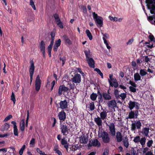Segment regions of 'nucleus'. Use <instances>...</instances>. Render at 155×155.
Wrapping results in <instances>:
<instances>
[{"mask_svg":"<svg viewBox=\"0 0 155 155\" xmlns=\"http://www.w3.org/2000/svg\"><path fill=\"white\" fill-rule=\"evenodd\" d=\"M29 110H27V118L26 120V123H28L29 117Z\"/></svg>","mask_w":155,"mask_h":155,"instance_id":"nucleus-59","label":"nucleus"},{"mask_svg":"<svg viewBox=\"0 0 155 155\" xmlns=\"http://www.w3.org/2000/svg\"><path fill=\"white\" fill-rule=\"evenodd\" d=\"M101 133L99 132L98 136L99 138H102L103 142L105 143H109L110 141V138L108 133L105 131L103 132L101 130Z\"/></svg>","mask_w":155,"mask_h":155,"instance_id":"nucleus-1","label":"nucleus"},{"mask_svg":"<svg viewBox=\"0 0 155 155\" xmlns=\"http://www.w3.org/2000/svg\"><path fill=\"white\" fill-rule=\"evenodd\" d=\"M97 94L99 95L98 97V101L99 103H101L103 101L102 93L101 94L100 91L98 89L97 91Z\"/></svg>","mask_w":155,"mask_h":155,"instance_id":"nucleus-29","label":"nucleus"},{"mask_svg":"<svg viewBox=\"0 0 155 155\" xmlns=\"http://www.w3.org/2000/svg\"><path fill=\"white\" fill-rule=\"evenodd\" d=\"M4 125L5 129L7 130H8L9 127V124L7 123H5Z\"/></svg>","mask_w":155,"mask_h":155,"instance_id":"nucleus-64","label":"nucleus"},{"mask_svg":"<svg viewBox=\"0 0 155 155\" xmlns=\"http://www.w3.org/2000/svg\"><path fill=\"white\" fill-rule=\"evenodd\" d=\"M147 73L146 69H141L140 71V74L143 77L147 74Z\"/></svg>","mask_w":155,"mask_h":155,"instance_id":"nucleus-36","label":"nucleus"},{"mask_svg":"<svg viewBox=\"0 0 155 155\" xmlns=\"http://www.w3.org/2000/svg\"><path fill=\"white\" fill-rule=\"evenodd\" d=\"M35 66L34 63L32 61L30 67L29 68V74L30 76V79L31 84V83L33 79V75L34 74L35 70Z\"/></svg>","mask_w":155,"mask_h":155,"instance_id":"nucleus-12","label":"nucleus"},{"mask_svg":"<svg viewBox=\"0 0 155 155\" xmlns=\"http://www.w3.org/2000/svg\"><path fill=\"white\" fill-rule=\"evenodd\" d=\"M58 116L60 120V122L62 123L66 118V114L64 110H61L58 114Z\"/></svg>","mask_w":155,"mask_h":155,"instance_id":"nucleus-8","label":"nucleus"},{"mask_svg":"<svg viewBox=\"0 0 155 155\" xmlns=\"http://www.w3.org/2000/svg\"><path fill=\"white\" fill-rule=\"evenodd\" d=\"M86 61H87L88 64L90 68H94L95 62L92 58H90L87 59H86Z\"/></svg>","mask_w":155,"mask_h":155,"instance_id":"nucleus-20","label":"nucleus"},{"mask_svg":"<svg viewBox=\"0 0 155 155\" xmlns=\"http://www.w3.org/2000/svg\"><path fill=\"white\" fill-rule=\"evenodd\" d=\"M30 5L32 7L34 10H35L36 9L35 5L34 4V2L33 0H30Z\"/></svg>","mask_w":155,"mask_h":155,"instance_id":"nucleus-43","label":"nucleus"},{"mask_svg":"<svg viewBox=\"0 0 155 155\" xmlns=\"http://www.w3.org/2000/svg\"><path fill=\"white\" fill-rule=\"evenodd\" d=\"M128 139L127 137H126L123 141L124 145L126 148H128L129 146Z\"/></svg>","mask_w":155,"mask_h":155,"instance_id":"nucleus-37","label":"nucleus"},{"mask_svg":"<svg viewBox=\"0 0 155 155\" xmlns=\"http://www.w3.org/2000/svg\"><path fill=\"white\" fill-rule=\"evenodd\" d=\"M56 23L57 25L61 28L62 29L63 28V23L61 21V20H59V21L56 22Z\"/></svg>","mask_w":155,"mask_h":155,"instance_id":"nucleus-39","label":"nucleus"},{"mask_svg":"<svg viewBox=\"0 0 155 155\" xmlns=\"http://www.w3.org/2000/svg\"><path fill=\"white\" fill-rule=\"evenodd\" d=\"M128 107L130 110H131L134 109V107L138 110L140 109V104L134 101H130L128 103Z\"/></svg>","mask_w":155,"mask_h":155,"instance_id":"nucleus-6","label":"nucleus"},{"mask_svg":"<svg viewBox=\"0 0 155 155\" xmlns=\"http://www.w3.org/2000/svg\"><path fill=\"white\" fill-rule=\"evenodd\" d=\"M99 117H95L94 118V120L97 125L99 126L102 125V120Z\"/></svg>","mask_w":155,"mask_h":155,"instance_id":"nucleus-24","label":"nucleus"},{"mask_svg":"<svg viewBox=\"0 0 155 155\" xmlns=\"http://www.w3.org/2000/svg\"><path fill=\"white\" fill-rule=\"evenodd\" d=\"M82 9L84 13H87V9L86 6H83L82 7Z\"/></svg>","mask_w":155,"mask_h":155,"instance_id":"nucleus-62","label":"nucleus"},{"mask_svg":"<svg viewBox=\"0 0 155 155\" xmlns=\"http://www.w3.org/2000/svg\"><path fill=\"white\" fill-rule=\"evenodd\" d=\"M149 38L150 40L145 43L147 44L146 46L148 48H151L155 46V38L152 34L149 35Z\"/></svg>","mask_w":155,"mask_h":155,"instance_id":"nucleus-4","label":"nucleus"},{"mask_svg":"<svg viewBox=\"0 0 155 155\" xmlns=\"http://www.w3.org/2000/svg\"><path fill=\"white\" fill-rule=\"evenodd\" d=\"M51 119H53L54 121H53V123L52 124V127H54L55 124L57 123V120H56V119L54 117H52Z\"/></svg>","mask_w":155,"mask_h":155,"instance_id":"nucleus-58","label":"nucleus"},{"mask_svg":"<svg viewBox=\"0 0 155 155\" xmlns=\"http://www.w3.org/2000/svg\"><path fill=\"white\" fill-rule=\"evenodd\" d=\"M25 145H24L21 148L19 151V153L20 155H22L23 154V151L25 149Z\"/></svg>","mask_w":155,"mask_h":155,"instance_id":"nucleus-47","label":"nucleus"},{"mask_svg":"<svg viewBox=\"0 0 155 155\" xmlns=\"http://www.w3.org/2000/svg\"><path fill=\"white\" fill-rule=\"evenodd\" d=\"M55 81L54 80L52 82V83H51V91H52L53 90V87L55 84Z\"/></svg>","mask_w":155,"mask_h":155,"instance_id":"nucleus-60","label":"nucleus"},{"mask_svg":"<svg viewBox=\"0 0 155 155\" xmlns=\"http://www.w3.org/2000/svg\"><path fill=\"white\" fill-rule=\"evenodd\" d=\"M59 104L60 106V108L62 110L66 109L68 108V102L66 100L61 101Z\"/></svg>","mask_w":155,"mask_h":155,"instance_id":"nucleus-15","label":"nucleus"},{"mask_svg":"<svg viewBox=\"0 0 155 155\" xmlns=\"http://www.w3.org/2000/svg\"><path fill=\"white\" fill-rule=\"evenodd\" d=\"M69 90L68 87L65 86L64 85H61L59 87L58 90V94L59 96L61 95L63 93H65Z\"/></svg>","mask_w":155,"mask_h":155,"instance_id":"nucleus-13","label":"nucleus"},{"mask_svg":"<svg viewBox=\"0 0 155 155\" xmlns=\"http://www.w3.org/2000/svg\"><path fill=\"white\" fill-rule=\"evenodd\" d=\"M89 108L91 110H93L95 108V105L94 102H91L90 103Z\"/></svg>","mask_w":155,"mask_h":155,"instance_id":"nucleus-46","label":"nucleus"},{"mask_svg":"<svg viewBox=\"0 0 155 155\" xmlns=\"http://www.w3.org/2000/svg\"><path fill=\"white\" fill-rule=\"evenodd\" d=\"M93 16L97 26L100 27H102L103 24V18L100 16H98L95 12L93 13Z\"/></svg>","mask_w":155,"mask_h":155,"instance_id":"nucleus-2","label":"nucleus"},{"mask_svg":"<svg viewBox=\"0 0 155 155\" xmlns=\"http://www.w3.org/2000/svg\"><path fill=\"white\" fill-rule=\"evenodd\" d=\"M60 60L62 62V66H63L65 64V61L66 60V58L64 57L62 58H60Z\"/></svg>","mask_w":155,"mask_h":155,"instance_id":"nucleus-49","label":"nucleus"},{"mask_svg":"<svg viewBox=\"0 0 155 155\" xmlns=\"http://www.w3.org/2000/svg\"><path fill=\"white\" fill-rule=\"evenodd\" d=\"M138 112V110H131L129 112L128 116L127 119H137L139 115Z\"/></svg>","mask_w":155,"mask_h":155,"instance_id":"nucleus-7","label":"nucleus"},{"mask_svg":"<svg viewBox=\"0 0 155 155\" xmlns=\"http://www.w3.org/2000/svg\"><path fill=\"white\" fill-rule=\"evenodd\" d=\"M41 81L40 80L39 76L38 75L36 78L35 82V90L37 91H38L41 88Z\"/></svg>","mask_w":155,"mask_h":155,"instance_id":"nucleus-10","label":"nucleus"},{"mask_svg":"<svg viewBox=\"0 0 155 155\" xmlns=\"http://www.w3.org/2000/svg\"><path fill=\"white\" fill-rule=\"evenodd\" d=\"M12 117V115H9L6 117L4 120V122L7 121L9 120Z\"/></svg>","mask_w":155,"mask_h":155,"instance_id":"nucleus-50","label":"nucleus"},{"mask_svg":"<svg viewBox=\"0 0 155 155\" xmlns=\"http://www.w3.org/2000/svg\"><path fill=\"white\" fill-rule=\"evenodd\" d=\"M149 127H143V128L142 131L141 132L142 134L146 137L148 136L149 133Z\"/></svg>","mask_w":155,"mask_h":155,"instance_id":"nucleus-25","label":"nucleus"},{"mask_svg":"<svg viewBox=\"0 0 155 155\" xmlns=\"http://www.w3.org/2000/svg\"><path fill=\"white\" fill-rule=\"evenodd\" d=\"M81 139L80 140V141L81 143L84 144H86L88 141L87 137H86L85 136L81 137Z\"/></svg>","mask_w":155,"mask_h":155,"instance_id":"nucleus-30","label":"nucleus"},{"mask_svg":"<svg viewBox=\"0 0 155 155\" xmlns=\"http://www.w3.org/2000/svg\"><path fill=\"white\" fill-rule=\"evenodd\" d=\"M37 151L41 155H45V154L44 152H43L40 149L37 148L36 149Z\"/></svg>","mask_w":155,"mask_h":155,"instance_id":"nucleus-52","label":"nucleus"},{"mask_svg":"<svg viewBox=\"0 0 155 155\" xmlns=\"http://www.w3.org/2000/svg\"><path fill=\"white\" fill-rule=\"evenodd\" d=\"M12 124L13 125V133L14 134L15 136H18V130L17 127V124L15 121H12Z\"/></svg>","mask_w":155,"mask_h":155,"instance_id":"nucleus-17","label":"nucleus"},{"mask_svg":"<svg viewBox=\"0 0 155 155\" xmlns=\"http://www.w3.org/2000/svg\"><path fill=\"white\" fill-rule=\"evenodd\" d=\"M147 8L150 10L151 14L155 15V5L153 4V2L151 0H146Z\"/></svg>","mask_w":155,"mask_h":155,"instance_id":"nucleus-3","label":"nucleus"},{"mask_svg":"<svg viewBox=\"0 0 155 155\" xmlns=\"http://www.w3.org/2000/svg\"><path fill=\"white\" fill-rule=\"evenodd\" d=\"M102 96L103 98L105 100H110L112 98L111 96L106 92H103L102 93Z\"/></svg>","mask_w":155,"mask_h":155,"instance_id":"nucleus-23","label":"nucleus"},{"mask_svg":"<svg viewBox=\"0 0 155 155\" xmlns=\"http://www.w3.org/2000/svg\"><path fill=\"white\" fill-rule=\"evenodd\" d=\"M138 73H136L134 74V79L135 81H137L141 80V76Z\"/></svg>","mask_w":155,"mask_h":155,"instance_id":"nucleus-32","label":"nucleus"},{"mask_svg":"<svg viewBox=\"0 0 155 155\" xmlns=\"http://www.w3.org/2000/svg\"><path fill=\"white\" fill-rule=\"evenodd\" d=\"M61 44V40L60 39H58L57 41H56L53 49L54 51H57L58 48L60 45Z\"/></svg>","mask_w":155,"mask_h":155,"instance_id":"nucleus-21","label":"nucleus"},{"mask_svg":"<svg viewBox=\"0 0 155 155\" xmlns=\"http://www.w3.org/2000/svg\"><path fill=\"white\" fill-rule=\"evenodd\" d=\"M134 87L132 86H130L129 87L130 91L131 92L135 93L136 92V89Z\"/></svg>","mask_w":155,"mask_h":155,"instance_id":"nucleus-51","label":"nucleus"},{"mask_svg":"<svg viewBox=\"0 0 155 155\" xmlns=\"http://www.w3.org/2000/svg\"><path fill=\"white\" fill-rule=\"evenodd\" d=\"M109 83L110 86L112 87L114 86L115 88H116L118 86V84L117 82L113 81V83L112 81L110 80H109Z\"/></svg>","mask_w":155,"mask_h":155,"instance_id":"nucleus-33","label":"nucleus"},{"mask_svg":"<svg viewBox=\"0 0 155 155\" xmlns=\"http://www.w3.org/2000/svg\"><path fill=\"white\" fill-rule=\"evenodd\" d=\"M35 138H32L30 141V144L32 145H34L35 142Z\"/></svg>","mask_w":155,"mask_h":155,"instance_id":"nucleus-57","label":"nucleus"},{"mask_svg":"<svg viewBox=\"0 0 155 155\" xmlns=\"http://www.w3.org/2000/svg\"><path fill=\"white\" fill-rule=\"evenodd\" d=\"M25 120L23 119L20 125V130L21 131H24L25 129Z\"/></svg>","mask_w":155,"mask_h":155,"instance_id":"nucleus-31","label":"nucleus"},{"mask_svg":"<svg viewBox=\"0 0 155 155\" xmlns=\"http://www.w3.org/2000/svg\"><path fill=\"white\" fill-rule=\"evenodd\" d=\"M116 138L117 141L118 142H120L122 141L123 136L120 132L118 131L116 133Z\"/></svg>","mask_w":155,"mask_h":155,"instance_id":"nucleus-22","label":"nucleus"},{"mask_svg":"<svg viewBox=\"0 0 155 155\" xmlns=\"http://www.w3.org/2000/svg\"><path fill=\"white\" fill-rule=\"evenodd\" d=\"M63 37L64 40L65 41V42L66 43H67L69 45H70L72 44V41L70 39H69L67 35H64L63 36Z\"/></svg>","mask_w":155,"mask_h":155,"instance_id":"nucleus-27","label":"nucleus"},{"mask_svg":"<svg viewBox=\"0 0 155 155\" xmlns=\"http://www.w3.org/2000/svg\"><path fill=\"white\" fill-rule=\"evenodd\" d=\"M40 51L42 53L44 56L45 52V44L43 41H41L40 42L39 45Z\"/></svg>","mask_w":155,"mask_h":155,"instance_id":"nucleus-18","label":"nucleus"},{"mask_svg":"<svg viewBox=\"0 0 155 155\" xmlns=\"http://www.w3.org/2000/svg\"><path fill=\"white\" fill-rule=\"evenodd\" d=\"M72 82L73 83L77 84L79 83L81 81V75L78 74H75L71 79Z\"/></svg>","mask_w":155,"mask_h":155,"instance_id":"nucleus-11","label":"nucleus"},{"mask_svg":"<svg viewBox=\"0 0 155 155\" xmlns=\"http://www.w3.org/2000/svg\"><path fill=\"white\" fill-rule=\"evenodd\" d=\"M143 58V61L148 63L150 61V58L148 57V56H147L141 57V59L142 60Z\"/></svg>","mask_w":155,"mask_h":155,"instance_id":"nucleus-38","label":"nucleus"},{"mask_svg":"<svg viewBox=\"0 0 155 155\" xmlns=\"http://www.w3.org/2000/svg\"><path fill=\"white\" fill-rule=\"evenodd\" d=\"M153 143V141L152 140H149L147 143V145L149 147H150Z\"/></svg>","mask_w":155,"mask_h":155,"instance_id":"nucleus-54","label":"nucleus"},{"mask_svg":"<svg viewBox=\"0 0 155 155\" xmlns=\"http://www.w3.org/2000/svg\"><path fill=\"white\" fill-rule=\"evenodd\" d=\"M141 123L140 120H139L136 122L133 123L131 125V130L132 131H134L136 130V129H140L141 126Z\"/></svg>","mask_w":155,"mask_h":155,"instance_id":"nucleus-9","label":"nucleus"},{"mask_svg":"<svg viewBox=\"0 0 155 155\" xmlns=\"http://www.w3.org/2000/svg\"><path fill=\"white\" fill-rule=\"evenodd\" d=\"M53 16L55 19V22L58 21L59 20H60L58 15L56 13L53 14Z\"/></svg>","mask_w":155,"mask_h":155,"instance_id":"nucleus-45","label":"nucleus"},{"mask_svg":"<svg viewBox=\"0 0 155 155\" xmlns=\"http://www.w3.org/2000/svg\"><path fill=\"white\" fill-rule=\"evenodd\" d=\"M107 105L109 107H112L114 108H116L117 107V103L115 100H113L108 101L107 103Z\"/></svg>","mask_w":155,"mask_h":155,"instance_id":"nucleus-16","label":"nucleus"},{"mask_svg":"<svg viewBox=\"0 0 155 155\" xmlns=\"http://www.w3.org/2000/svg\"><path fill=\"white\" fill-rule=\"evenodd\" d=\"M107 112L104 110H103L102 112L100 113V118L101 119L104 120L106 118L107 115Z\"/></svg>","mask_w":155,"mask_h":155,"instance_id":"nucleus-28","label":"nucleus"},{"mask_svg":"<svg viewBox=\"0 0 155 155\" xmlns=\"http://www.w3.org/2000/svg\"><path fill=\"white\" fill-rule=\"evenodd\" d=\"M140 136H137L134 138L133 141L135 143H137L140 142Z\"/></svg>","mask_w":155,"mask_h":155,"instance_id":"nucleus-44","label":"nucleus"},{"mask_svg":"<svg viewBox=\"0 0 155 155\" xmlns=\"http://www.w3.org/2000/svg\"><path fill=\"white\" fill-rule=\"evenodd\" d=\"M129 84L132 86L134 87H136L137 86V84L135 83V82L133 81H131L130 80L129 81Z\"/></svg>","mask_w":155,"mask_h":155,"instance_id":"nucleus-56","label":"nucleus"},{"mask_svg":"<svg viewBox=\"0 0 155 155\" xmlns=\"http://www.w3.org/2000/svg\"><path fill=\"white\" fill-rule=\"evenodd\" d=\"M60 129L63 135L67 136L68 133L69 129L65 123H60Z\"/></svg>","mask_w":155,"mask_h":155,"instance_id":"nucleus-5","label":"nucleus"},{"mask_svg":"<svg viewBox=\"0 0 155 155\" xmlns=\"http://www.w3.org/2000/svg\"><path fill=\"white\" fill-rule=\"evenodd\" d=\"M67 142L65 140L64 138L61 139V143L62 145H63L67 144Z\"/></svg>","mask_w":155,"mask_h":155,"instance_id":"nucleus-53","label":"nucleus"},{"mask_svg":"<svg viewBox=\"0 0 155 155\" xmlns=\"http://www.w3.org/2000/svg\"><path fill=\"white\" fill-rule=\"evenodd\" d=\"M84 52L86 56V59L90 58L89 56L91 55L90 50L89 49L88 51L85 50Z\"/></svg>","mask_w":155,"mask_h":155,"instance_id":"nucleus-40","label":"nucleus"},{"mask_svg":"<svg viewBox=\"0 0 155 155\" xmlns=\"http://www.w3.org/2000/svg\"><path fill=\"white\" fill-rule=\"evenodd\" d=\"M78 71L80 73V74H81L82 76L84 77L85 76V74H84V73L82 71L81 68H78Z\"/></svg>","mask_w":155,"mask_h":155,"instance_id":"nucleus-61","label":"nucleus"},{"mask_svg":"<svg viewBox=\"0 0 155 155\" xmlns=\"http://www.w3.org/2000/svg\"><path fill=\"white\" fill-rule=\"evenodd\" d=\"M86 32L89 40H92L93 39V36L90 31L88 29H87L86 31Z\"/></svg>","mask_w":155,"mask_h":155,"instance_id":"nucleus-35","label":"nucleus"},{"mask_svg":"<svg viewBox=\"0 0 155 155\" xmlns=\"http://www.w3.org/2000/svg\"><path fill=\"white\" fill-rule=\"evenodd\" d=\"M97 96V94L93 93L91 94L90 98L91 100L94 101L96 100Z\"/></svg>","mask_w":155,"mask_h":155,"instance_id":"nucleus-34","label":"nucleus"},{"mask_svg":"<svg viewBox=\"0 0 155 155\" xmlns=\"http://www.w3.org/2000/svg\"><path fill=\"white\" fill-rule=\"evenodd\" d=\"M11 100L13 101L14 104H15L16 102V99L15 94L13 92L12 93Z\"/></svg>","mask_w":155,"mask_h":155,"instance_id":"nucleus-42","label":"nucleus"},{"mask_svg":"<svg viewBox=\"0 0 155 155\" xmlns=\"http://www.w3.org/2000/svg\"><path fill=\"white\" fill-rule=\"evenodd\" d=\"M145 14L147 17V20L152 24L155 26V15H152L150 16H148L147 14L145 12Z\"/></svg>","mask_w":155,"mask_h":155,"instance_id":"nucleus-19","label":"nucleus"},{"mask_svg":"<svg viewBox=\"0 0 155 155\" xmlns=\"http://www.w3.org/2000/svg\"><path fill=\"white\" fill-rule=\"evenodd\" d=\"M109 18L111 21L113 20L114 21H117V18L116 17H113L110 16H109Z\"/></svg>","mask_w":155,"mask_h":155,"instance_id":"nucleus-55","label":"nucleus"},{"mask_svg":"<svg viewBox=\"0 0 155 155\" xmlns=\"http://www.w3.org/2000/svg\"><path fill=\"white\" fill-rule=\"evenodd\" d=\"M93 146L100 147L101 145L100 143L97 139H94L92 140L91 142Z\"/></svg>","mask_w":155,"mask_h":155,"instance_id":"nucleus-26","label":"nucleus"},{"mask_svg":"<svg viewBox=\"0 0 155 155\" xmlns=\"http://www.w3.org/2000/svg\"><path fill=\"white\" fill-rule=\"evenodd\" d=\"M119 96L121 97V99L124 100L126 97V94L124 93H123L120 94Z\"/></svg>","mask_w":155,"mask_h":155,"instance_id":"nucleus-48","label":"nucleus"},{"mask_svg":"<svg viewBox=\"0 0 155 155\" xmlns=\"http://www.w3.org/2000/svg\"><path fill=\"white\" fill-rule=\"evenodd\" d=\"M59 147L58 144H55L54 146V151L55 152L58 150Z\"/></svg>","mask_w":155,"mask_h":155,"instance_id":"nucleus-63","label":"nucleus"},{"mask_svg":"<svg viewBox=\"0 0 155 155\" xmlns=\"http://www.w3.org/2000/svg\"><path fill=\"white\" fill-rule=\"evenodd\" d=\"M146 140V139L145 137H142L140 140V142L142 146H143L145 144Z\"/></svg>","mask_w":155,"mask_h":155,"instance_id":"nucleus-41","label":"nucleus"},{"mask_svg":"<svg viewBox=\"0 0 155 155\" xmlns=\"http://www.w3.org/2000/svg\"><path fill=\"white\" fill-rule=\"evenodd\" d=\"M108 126L111 135L113 137L115 136V135L116 131L114 124L113 123H110V125Z\"/></svg>","mask_w":155,"mask_h":155,"instance_id":"nucleus-14","label":"nucleus"}]
</instances>
